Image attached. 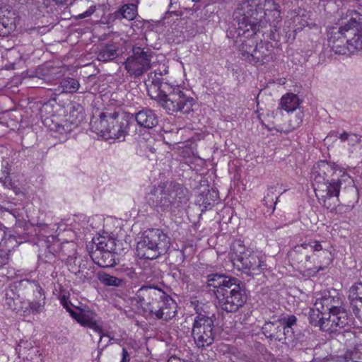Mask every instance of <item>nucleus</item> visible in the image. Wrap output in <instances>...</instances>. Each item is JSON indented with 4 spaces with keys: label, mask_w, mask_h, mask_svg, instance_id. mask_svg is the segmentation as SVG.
<instances>
[{
    "label": "nucleus",
    "mask_w": 362,
    "mask_h": 362,
    "mask_svg": "<svg viewBox=\"0 0 362 362\" xmlns=\"http://www.w3.org/2000/svg\"><path fill=\"white\" fill-rule=\"evenodd\" d=\"M339 341L347 347L353 348L356 352L362 351V332L354 327H350L337 334Z\"/></svg>",
    "instance_id": "14"
},
{
    "label": "nucleus",
    "mask_w": 362,
    "mask_h": 362,
    "mask_svg": "<svg viewBox=\"0 0 362 362\" xmlns=\"http://www.w3.org/2000/svg\"><path fill=\"white\" fill-rule=\"evenodd\" d=\"M214 315L208 316L198 313L194 317L192 335L198 347L211 345L214 341Z\"/></svg>",
    "instance_id": "10"
},
{
    "label": "nucleus",
    "mask_w": 362,
    "mask_h": 362,
    "mask_svg": "<svg viewBox=\"0 0 362 362\" xmlns=\"http://www.w3.org/2000/svg\"><path fill=\"white\" fill-rule=\"evenodd\" d=\"M130 116L125 112H103L95 122L96 128L107 139L124 140L128 134Z\"/></svg>",
    "instance_id": "7"
},
{
    "label": "nucleus",
    "mask_w": 362,
    "mask_h": 362,
    "mask_svg": "<svg viewBox=\"0 0 362 362\" xmlns=\"http://www.w3.org/2000/svg\"><path fill=\"white\" fill-rule=\"evenodd\" d=\"M30 288L36 292L35 298L37 300L30 301L28 303V310L32 314H37L41 313L45 305V296L44 290L40 287L38 283L33 281L30 284Z\"/></svg>",
    "instance_id": "20"
},
{
    "label": "nucleus",
    "mask_w": 362,
    "mask_h": 362,
    "mask_svg": "<svg viewBox=\"0 0 362 362\" xmlns=\"http://www.w3.org/2000/svg\"><path fill=\"white\" fill-rule=\"evenodd\" d=\"M308 247H310L315 252L322 251L324 255H327L328 254L330 255L328 250H322V246L318 241L310 242L308 243H303L300 245H298L295 247L293 250V253H303V250L307 249Z\"/></svg>",
    "instance_id": "32"
},
{
    "label": "nucleus",
    "mask_w": 362,
    "mask_h": 362,
    "mask_svg": "<svg viewBox=\"0 0 362 362\" xmlns=\"http://www.w3.org/2000/svg\"><path fill=\"white\" fill-rule=\"evenodd\" d=\"M153 54L148 47L134 46L132 54L124 62V68L130 76L139 78L150 69Z\"/></svg>",
    "instance_id": "9"
},
{
    "label": "nucleus",
    "mask_w": 362,
    "mask_h": 362,
    "mask_svg": "<svg viewBox=\"0 0 362 362\" xmlns=\"http://www.w3.org/2000/svg\"><path fill=\"white\" fill-rule=\"evenodd\" d=\"M137 302L144 310L155 315L159 311L158 307L168 295L156 286H144L136 293Z\"/></svg>",
    "instance_id": "11"
},
{
    "label": "nucleus",
    "mask_w": 362,
    "mask_h": 362,
    "mask_svg": "<svg viewBox=\"0 0 362 362\" xmlns=\"http://www.w3.org/2000/svg\"><path fill=\"white\" fill-rule=\"evenodd\" d=\"M131 117L135 119L138 125L147 129H152L158 123V117L155 112L147 108L142 109L135 115H132Z\"/></svg>",
    "instance_id": "22"
},
{
    "label": "nucleus",
    "mask_w": 362,
    "mask_h": 362,
    "mask_svg": "<svg viewBox=\"0 0 362 362\" xmlns=\"http://www.w3.org/2000/svg\"><path fill=\"white\" fill-rule=\"evenodd\" d=\"M60 86L64 93H76L80 86L78 81L73 78H66L61 81Z\"/></svg>",
    "instance_id": "33"
},
{
    "label": "nucleus",
    "mask_w": 362,
    "mask_h": 362,
    "mask_svg": "<svg viewBox=\"0 0 362 362\" xmlns=\"http://www.w3.org/2000/svg\"><path fill=\"white\" fill-rule=\"evenodd\" d=\"M193 2H199L200 0H192Z\"/></svg>",
    "instance_id": "53"
},
{
    "label": "nucleus",
    "mask_w": 362,
    "mask_h": 362,
    "mask_svg": "<svg viewBox=\"0 0 362 362\" xmlns=\"http://www.w3.org/2000/svg\"><path fill=\"white\" fill-rule=\"evenodd\" d=\"M247 263L248 265L246 267V270L251 271L254 274L259 272L262 266V261L253 252H251L250 257L248 258V262Z\"/></svg>",
    "instance_id": "34"
},
{
    "label": "nucleus",
    "mask_w": 362,
    "mask_h": 362,
    "mask_svg": "<svg viewBox=\"0 0 362 362\" xmlns=\"http://www.w3.org/2000/svg\"><path fill=\"white\" fill-rule=\"evenodd\" d=\"M148 95L151 99L156 100L163 92L161 88L162 74L160 72H151L148 74L147 78L145 80Z\"/></svg>",
    "instance_id": "19"
},
{
    "label": "nucleus",
    "mask_w": 362,
    "mask_h": 362,
    "mask_svg": "<svg viewBox=\"0 0 362 362\" xmlns=\"http://www.w3.org/2000/svg\"><path fill=\"white\" fill-rule=\"evenodd\" d=\"M326 315L325 313H322V309H318L315 307V309H310L309 311V322L315 326L319 327L320 330H322V322L326 320L327 317L324 315Z\"/></svg>",
    "instance_id": "30"
},
{
    "label": "nucleus",
    "mask_w": 362,
    "mask_h": 362,
    "mask_svg": "<svg viewBox=\"0 0 362 362\" xmlns=\"http://www.w3.org/2000/svg\"><path fill=\"white\" fill-rule=\"evenodd\" d=\"M8 251L0 250V267L8 263Z\"/></svg>",
    "instance_id": "41"
},
{
    "label": "nucleus",
    "mask_w": 362,
    "mask_h": 362,
    "mask_svg": "<svg viewBox=\"0 0 362 362\" xmlns=\"http://www.w3.org/2000/svg\"><path fill=\"white\" fill-rule=\"evenodd\" d=\"M349 292L351 305L354 304L356 301H362V283L353 285Z\"/></svg>",
    "instance_id": "35"
},
{
    "label": "nucleus",
    "mask_w": 362,
    "mask_h": 362,
    "mask_svg": "<svg viewBox=\"0 0 362 362\" xmlns=\"http://www.w3.org/2000/svg\"><path fill=\"white\" fill-rule=\"evenodd\" d=\"M349 19L339 27L329 30L328 43L337 54L362 49V15L356 11H348Z\"/></svg>",
    "instance_id": "3"
},
{
    "label": "nucleus",
    "mask_w": 362,
    "mask_h": 362,
    "mask_svg": "<svg viewBox=\"0 0 362 362\" xmlns=\"http://www.w3.org/2000/svg\"><path fill=\"white\" fill-rule=\"evenodd\" d=\"M212 193H213V194H215V197H217V194H216V192L214 190H213V191H212Z\"/></svg>",
    "instance_id": "52"
},
{
    "label": "nucleus",
    "mask_w": 362,
    "mask_h": 362,
    "mask_svg": "<svg viewBox=\"0 0 362 362\" xmlns=\"http://www.w3.org/2000/svg\"><path fill=\"white\" fill-rule=\"evenodd\" d=\"M335 168L325 160H320L313 168V187L318 200L327 209L332 211L339 204L340 189L349 187L353 189L351 177L343 173L341 177Z\"/></svg>",
    "instance_id": "1"
},
{
    "label": "nucleus",
    "mask_w": 362,
    "mask_h": 362,
    "mask_svg": "<svg viewBox=\"0 0 362 362\" xmlns=\"http://www.w3.org/2000/svg\"><path fill=\"white\" fill-rule=\"evenodd\" d=\"M262 329L263 333L267 338L278 341L282 339L280 335L278 334V332L281 331V327L274 322H267Z\"/></svg>",
    "instance_id": "31"
},
{
    "label": "nucleus",
    "mask_w": 362,
    "mask_h": 362,
    "mask_svg": "<svg viewBox=\"0 0 362 362\" xmlns=\"http://www.w3.org/2000/svg\"><path fill=\"white\" fill-rule=\"evenodd\" d=\"M330 261H331V260H330V259L329 258V259H328V262H327V263L328 264Z\"/></svg>",
    "instance_id": "54"
},
{
    "label": "nucleus",
    "mask_w": 362,
    "mask_h": 362,
    "mask_svg": "<svg viewBox=\"0 0 362 362\" xmlns=\"http://www.w3.org/2000/svg\"><path fill=\"white\" fill-rule=\"evenodd\" d=\"M130 357L129 354L127 352V349L125 348H123L122 349V359L121 362H129Z\"/></svg>",
    "instance_id": "44"
},
{
    "label": "nucleus",
    "mask_w": 362,
    "mask_h": 362,
    "mask_svg": "<svg viewBox=\"0 0 362 362\" xmlns=\"http://www.w3.org/2000/svg\"><path fill=\"white\" fill-rule=\"evenodd\" d=\"M310 258V256H308V255H305V260H306V261H309Z\"/></svg>",
    "instance_id": "51"
},
{
    "label": "nucleus",
    "mask_w": 362,
    "mask_h": 362,
    "mask_svg": "<svg viewBox=\"0 0 362 362\" xmlns=\"http://www.w3.org/2000/svg\"><path fill=\"white\" fill-rule=\"evenodd\" d=\"M113 250L106 249V251L94 250L90 252V257L95 264L100 267H111L115 264Z\"/></svg>",
    "instance_id": "23"
},
{
    "label": "nucleus",
    "mask_w": 362,
    "mask_h": 362,
    "mask_svg": "<svg viewBox=\"0 0 362 362\" xmlns=\"http://www.w3.org/2000/svg\"><path fill=\"white\" fill-rule=\"evenodd\" d=\"M251 250L245 248L240 241L233 243L230 248V259L235 267L238 270H246L248 265V258L251 255Z\"/></svg>",
    "instance_id": "15"
},
{
    "label": "nucleus",
    "mask_w": 362,
    "mask_h": 362,
    "mask_svg": "<svg viewBox=\"0 0 362 362\" xmlns=\"http://www.w3.org/2000/svg\"><path fill=\"white\" fill-rule=\"evenodd\" d=\"M255 45L256 42L253 39H247L243 42L239 47V54L243 60L250 62Z\"/></svg>",
    "instance_id": "27"
},
{
    "label": "nucleus",
    "mask_w": 362,
    "mask_h": 362,
    "mask_svg": "<svg viewBox=\"0 0 362 362\" xmlns=\"http://www.w3.org/2000/svg\"><path fill=\"white\" fill-rule=\"evenodd\" d=\"M207 287L216 298L217 306L227 313L236 312L247 300L241 281L220 274L207 276Z\"/></svg>",
    "instance_id": "2"
},
{
    "label": "nucleus",
    "mask_w": 362,
    "mask_h": 362,
    "mask_svg": "<svg viewBox=\"0 0 362 362\" xmlns=\"http://www.w3.org/2000/svg\"><path fill=\"white\" fill-rule=\"evenodd\" d=\"M359 6H362V0H355Z\"/></svg>",
    "instance_id": "49"
},
{
    "label": "nucleus",
    "mask_w": 362,
    "mask_h": 362,
    "mask_svg": "<svg viewBox=\"0 0 362 362\" xmlns=\"http://www.w3.org/2000/svg\"><path fill=\"white\" fill-rule=\"evenodd\" d=\"M137 14V6L134 4H124L120 7L116 12L115 16L117 19H127L132 21L135 18Z\"/></svg>",
    "instance_id": "26"
},
{
    "label": "nucleus",
    "mask_w": 362,
    "mask_h": 362,
    "mask_svg": "<svg viewBox=\"0 0 362 362\" xmlns=\"http://www.w3.org/2000/svg\"><path fill=\"white\" fill-rule=\"evenodd\" d=\"M280 105L288 112H293L298 107L299 100L295 94L288 93L281 98Z\"/></svg>",
    "instance_id": "28"
},
{
    "label": "nucleus",
    "mask_w": 362,
    "mask_h": 362,
    "mask_svg": "<svg viewBox=\"0 0 362 362\" xmlns=\"http://www.w3.org/2000/svg\"><path fill=\"white\" fill-rule=\"evenodd\" d=\"M97 275L100 282L105 286L119 287L124 284V280L123 279L112 276L109 274L98 272Z\"/></svg>",
    "instance_id": "29"
},
{
    "label": "nucleus",
    "mask_w": 362,
    "mask_h": 362,
    "mask_svg": "<svg viewBox=\"0 0 362 362\" xmlns=\"http://www.w3.org/2000/svg\"><path fill=\"white\" fill-rule=\"evenodd\" d=\"M167 362H181L180 360L175 357V356H172L170 357Z\"/></svg>",
    "instance_id": "47"
},
{
    "label": "nucleus",
    "mask_w": 362,
    "mask_h": 362,
    "mask_svg": "<svg viewBox=\"0 0 362 362\" xmlns=\"http://www.w3.org/2000/svg\"><path fill=\"white\" fill-rule=\"evenodd\" d=\"M57 4H71L74 0H53Z\"/></svg>",
    "instance_id": "46"
},
{
    "label": "nucleus",
    "mask_w": 362,
    "mask_h": 362,
    "mask_svg": "<svg viewBox=\"0 0 362 362\" xmlns=\"http://www.w3.org/2000/svg\"><path fill=\"white\" fill-rule=\"evenodd\" d=\"M156 100L169 114L181 112L189 114L192 112L194 104V99L187 95L183 91L176 89L168 94L163 91Z\"/></svg>",
    "instance_id": "8"
},
{
    "label": "nucleus",
    "mask_w": 362,
    "mask_h": 362,
    "mask_svg": "<svg viewBox=\"0 0 362 362\" xmlns=\"http://www.w3.org/2000/svg\"><path fill=\"white\" fill-rule=\"evenodd\" d=\"M71 316L82 326L88 327L100 334V341L105 335L103 334V328L100 322L97 320V315L88 310L75 308V312H71Z\"/></svg>",
    "instance_id": "13"
},
{
    "label": "nucleus",
    "mask_w": 362,
    "mask_h": 362,
    "mask_svg": "<svg viewBox=\"0 0 362 362\" xmlns=\"http://www.w3.org/2000/svg\"><path fill=\"white\" fill-rule=\"evenodd\" d=\"M113 243L114 242L112 240H106L105 238H101V240L95 243V250H98L101 252L106 251V249L114 250Z\"/></svg>",
    "instance_id": "38"
},
{
    "label": "nucleus",
    "mask_w": 362,
    "mask_h": 362,
    "mask_svg": "<svg viewBox=\"0 0 362 362\" xmlns=\"http://www.w3.org/2000/svg\"><path fill=\"white\" fill-rule=\"evenodd\" d=\"M188 201L187 191L180 184L154 187L148 202L158 212L175 211Z\"/></svg>",
    "instance_id": "5"
},
{
    "label": "nucleus",
    "mask_w": 362,
    "mask_h": 362,
    "mask_svg": "<svg viewBox=\"0 0 362 362\" xmlns=\"http://www.w3.org/2000/svg\"><path fill=\"white\" fill-rule=\"evenodd\" d=\"M60 302L62 304V305L64 306V308H65L66 310L70 314H71V312H75V310H73L71 308V305H72V304L68 301V298L65 296H63L61 297Z\"/></svg>",
    "instance_id": "42"
},
{
    "label": "nucleus",
    "mask_w": 362,
    "mask_h": 362,
    "mask_svg": "<svg viewBox=\"0 0 362 362\" xmlns=\"http://www.w3.org/2000/svg\"><path fill=\"white\" fill-rule=\"evenodd\" d=\"M34 348L32 343L27 340H21L16 351L19 358L26 355L31 349Z\"/></svg>",
    "instance_id": "36"
},
{
    "label": "nucleus",
    "mask_w": 362,
    "mask_h": 362,
    "mask_svg": "<svg viewBox=\"0 0 362 362\" xmlns=\"http://www.w3.org/2000/svg\"><path fill=\"white\" fill-rule=\"evenodd\" d=\"M272 59L271 52L267 45L261 42L255 45V50L250 58V62L252 64H263Z\"/></svg>",
    "instance_id": "24"
},
{
    "label": "nucleus",
    "mask_w": 362,
    "mask_h": 362,
    "mask_svg": "<svg viewBox=\"0 0 362 362\" xmlns=\"http://www.w3.org/2000/svg\"><path fill=\"white\" fill-rule=\"evenodd\" d=\"M280 322L284 325V334H286V329H292V327L296 325L297 318L295 315H288L281 318Z\"/></svg>",
    "instance_id": "37"
},
{
    "label": "nucleus",
    "mask_w": 362,
    "mask_h": 362,
    "mask_svg": "<svg viewBox=\"0 0 362 362\" xmlns=\"http://www.w3.org/2000/svg\"><path fill=\"white\" fill-rule=\"evenodd\" d=\"M290 329H286V334H285V335L288 334L290 332ZM291 333L292 334V333H293V332H292V331H291Z\"/></svg>",
    "instance_id": "50"
},
{
    "label": "nucleus",
    "mask_w": 362,
    "mask_h": 362,
    "mask_svg": "<svg viewBox=\"0 0 362 362\" xmlns=\"http://www.w3.org/2000/svg\"><path fill=\"white\" fill-rule=\"evenodd\" d=\"M269 197H270V195H269V193L268 192V193H267V197H264V199H263V200H262V201H263V202H264V204L266 206H268V205H269V204H271V206H272V204H273L274 205H275V204H276V202H273V197H272V196L271 197V200H268V199H269Z\"/></svg>",
    "instance_id": "45"
},
{
    "label": "nucleus",
    "mask_w": 362,
    "mask_h": 362,
    "mask_svg": "<svg viewBox=\"0 0 362 362\" xmlns=\"http://www.w3.org/2000/svg\"><path fill=\"white\" fill-rule=\"evenodd\" d=\"M170 238L162 230L151 228L145 230L136 245L137 255L142 259H154L167 252Z\"/></svg>",
    "instance_id": "6"
},
{
    "label": "nucleus",
    "mask_w": 362,
    "mask_h": 362,
    "mask_svg": "<svg viewBox=\"0 0 362 362\" xmlns=\"http://www.w3.org/2000/svg\"><path fill=\"white\" fill-rule=\"evenodd\" d=\"M273 5L274 9L267 13L256 4L250 1H243L233 13V18L238 23V29L242 30L244 33L250 30L257 33L263 28V18L267 17L270 25L276 30L277 24L281 18L277 8L278 6L274 4Z\"/></svg>",
    "instance_id": "4"
},
{
    "label": "nucleus",
    "mask_w": 362,
    "mask_h": 362,
    "mask_svg": "<svg viewBox=\"0 0 362 362\" xmlns=\"http://www.w3.org/2000/svg\"><path fill=\"white\" fill-rule=\"evenodd\" d=\"M95 11V8L93 7H90L86 11L83 13H81L78 16V18H84L91 16Z\"/></svg>",
    "instance_id": "43"
},
{
    "label": "nucleus",
    "mask_w": 362,
    "mask_h": 362,
    "mask_svg": "<svg viewBox=\"0 0 362 362\" xmlns=\"http://www.w3.org/2000/svg\"><path fill=\"white\" fill-rule=\"evenodd\" d=\"M351 306L356 317L362 322V301H356Z\"/></svg>",
    "instance_id": "40"
},
{
    "label": "nucleus",
    "mask_w": 362,
    "mask_h": 362,
    "mask_svg": "<svg viewBox=\"0 0 362 362\" xmlns=\"http://www.w3.org/2000/svg\"><path fill=\"white\" fill-rule=\"evenodd\" d=\"M40 356L41 354H40L39 349L36 347H34L31 349V350L22 358H23L24 361H26L27 362H37L35 361L37 358H39L40 361H42Z\"/></svg>",
    "instance_id": "39"
},
{
    "label": "nucleus",
    "mask_w": 362,
    "mask_h": 362,
    "mask_svg": "<svg viewBox=\"0 0 362 362\" xmlns=\"http://www.w3.org/2000/svg\"><path fill=\"white\" fill-rule=\"evenodd\" d=\"M119 56V47L116 44L102 45L97 52V59L103 62L114 60Z\"/></svg>",
    "instance_id": "25"
},
{
    "label": "nucleus",
    "mask_w": 362,
    "mask_h": 362,
    "mask_svg": "<svg viewBox=\"0 0 362 362\" xmlns=\"http://www.w3.org/2000/svg\"><path fill=\"white\" fill-rule=\"evenodd\" d=\"M315 307L322 309V313L328 312L327 315L344 308L341 298L338 295L332 296L329 292L317 298Z\"/></svg>",
    "instance_id": "16"
},
{
    "label": "nucleus",
    "mask_w": 362,
    "mask_h": 362,
    "mask_svg": "<svg viewBox=\"0 0 362 362\" xmlns=\"http://www.w3.org/2000/svg\"><path fill=\"white\" fill-rule=\"evenodd\" d=\"M177 303L168 295L158 307L159 311L155 314L157 319L168 321L173 319L177 314Z\"/></svg>",
    "instance_id": "21"
},
{
    "label": "nucleus",
    "mask_w": 362,
    "mask_h": 362,
    "mask_svg": "<svg viewBox=\"0 0 362 362\" xmlns=\"http://www.w3.org/2000/svg\"><path fill=\"white\" fill-rule=\"evenodd\" d=\"M298 119H299V121L297 122V123L293 126V128H295L296 127H298L302 122V117L300 116Z\"/></svg>",
    "instance_id": "48"
},
{
    "label": "nucleus",
    "mask_w": 362,
    "mask_h": 362,
    "mask_svg": "<svg viewBox=\"0 0 362 362\" xmlns=\"http://www.w3.org/2000/svg\"><path fill=\"white\" fill-rule=\"evenodd\" d=\"M15 16L9 6L0 8V36H8L15 30Z\"/></svg>",
    "instance_id": "18"
},
{
    "label": "nucleus",
    "mask_w": 362,
    "mask_h": 362,
    "mask_svg": "<svg viewBox=\"0 0 362 362\" xmlns=\"http://www.w3.org/2000/svg\"><path fill=\"white\" fill-rule=\"evenodd\" d=\"M351 319L344 308L328 315L326 320L322 322V331L328 332H339L350 327Z\"/></svg>",
    "instance_id": "12"
},
{
    "label": "nucleus",
    "mask_w": 362,
    "mask_h": 362,
    "mask_svg": "<svg viewBox=\"0 0 362 362\" xmlns=\"http://www.w3.org/2000/svg\"><path fill=\"white\" fill-rule=\"evenodd\" d=\"M336 136L339 139L341 144L343 148L342 153L349 157L362 143V136L354 133L346 132H343L342 133L337 132Z\"/></svg>",
    "instance_id": "17"
}]
</instances>
